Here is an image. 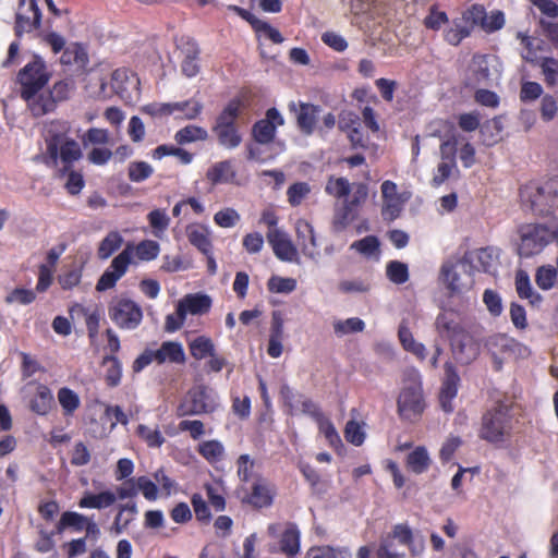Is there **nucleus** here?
Instances as JSON below:
<instances>
[{
	"mask_svg": "<svg viewBox=\"0 0 558 558\" xmlns=\"http://www.w3.org/2000/svg\"><path fill=\"white\" fill-rule=\"evenodd\" d=\"M318 428L331 447L337 448L341 445V438L333 424L320 414H318Z\"/></svg>",
	"mask_w": 558,
	"mask_h": 558,
	"instance_id": "680f3d73",
	"label": "nucleus"
},
{
	"mask_svg": "<svg viewBox=\"0 0 558 558\" xmlns=\"http://www.w3.org/2000/svg\"><path fill=\"white\" fill-rule=\"evenodd\" d=\"M36 299V294L33 290L26 289V288H15L11 290L5 299L4 302L7 304H20V305H28L33 303Z\"/></svg>",
	"mask_w": 558,
	"mask_h": 558,
	"instance_id": "052dcab7",
	"label": "nucleus"
},
{
	"mask_svg": "<svg viewBox=\"0 0 558 558\" xmlns=\"http://www.w3.org/2000/svg\"><path fill=\"white\" fill-rule=\"evenodd\" d=\"M135 433L149 448H160L166 441V438L158 426L151 427L145 424H140L136 427Z\"/></svg>",
	"mask_w": 558,
	"mask_h": 558,
	"instance_id": "58836bf2",
	"label": "nucleus"
},
{
	"mask_svg": "<svg viewBox=\"0 0 558 558\" xmlns=\"http://www.w3.org/2000/svg\"><path fill=\"white\" fill-rule=\"evenodd\" d=\"M189 242L201 253L208 254L213 251L211 230L202 223H191L186 227Z\"/></svg>",
	"mask_w": 558,
	"mask_h": 558,
	"instance_id": "cd10ccee",
	"label": "nucleus"
},
{
	"mask_svg": "<svg viewBox=\"0 0 558 558\" xmlns=\"http://www.w3.org/2000/svg\"><path fill=\"white\" fill-rule=\"evenodd\" d=\"M296 240L302 254L313 262H317L320 254L313 226L305 219L295 222Z\"/></svg>",
	"mask_w": 558,
	"mask_h": 558,
	"instance_id": "aec40b11",
	"label": "nucleus"
},
{
	"mask_svg": "<svg viewBox=\"0 0 558 558\" xmlns=\"http://www.w3.org/2000/svg\"><path fill=\"white\" fill-rule=\"evenodd\" d=\"M87 520L88 517L82 513L75 511H64L57 524V531L62 533L64 530L71 527L75 532H81L86 526Z\"/></svg>",
	"mask_w": 558,
	"mask_h": 558,
	"instance_id": "ea45409f",
	"label": "nucleus"
},
{
	"mask_svg": "<svg viewBox=\"0 0 558 558\" xmlns=\"http://www.w3.org/2000/svg\"><path fill=\"white\" fill-rule=\"evenodd\" d=\"M466 259L457 264L447 262L442 265L440 279L453 294L462 293L472 287V279L466 274Z\"/></svg>",
	"mask_w": 558,
	"mask_h": 558,
	"instance_id": "9b49d317",
	"label": "nucleus"
},
{
	"mask_svg": "<svg viewBox=\"0 0 558 558\" xmlns=\"http://www.w3.org/2000/svg\"><path fill=\"white\" fill-rule=\"evenodd\" d=\"M154 168L146 161H132L128 167V175L132 182H142L148 179Z\"/></svg>",
	"mask_w": 558,
	"mask_h": 558,
	"instance_id": "6e6d98bb",
	"label": "nucleus"
},
{
	"mask_svg": "<svg viewBox=\"0 0 558 558\" xmlns=\"http://www.w3.org/2000/svg\"><path fill=\"white\" fill-rule=\"evenodd\" d=\"M515 290L521 299L529 300L532 305H538L543 298L537 293L532 284L526 271L518 270L515 274Z\"/></svg>",
	"mask_w": 558,
	"mask_h": 558,
	"instance_id": "473e14b6",
	"label": "nucleus"
},
{
	"mask_svg": "<svg viewBox=\"0 0 558 558\" xmlns=\"http://www.w3.org/2000/svg\"><path fill=\"white\" fill-rule=\"evenodd\" d=\"M519 233L518 254L525 258L539 254L554 238L553 231L543 225L522 226Z\"/></svg>",
	"mask_w": 558,
	"mask_h": 558,
	"instance_id": "423d86ee",
	"label": "nucleus"
},
{
	"mask_svg": "<svg viewBox=\"0 0 558 558\" xmlns=\"http://www.w3.org/2000/svg\"><path fill=\"white\" fill-rule=\"evenodd\" d=\"M153 234L161 239L169 227L170 218L163 209H154L147 215Z\"/></svg>",
	"mask_w": 558,
	"mask_h": 558,
	"instance_id": "09e8293b",
	"label": "nucleus"
},
{
	"mask_svg": "<svg viewBox=\"0 0 558 558\" xmlns=\"http://www.w3.org/2000/svg\"><path fill=\"white\" fill-rule=\"evenodd\" d=\"M178 304L180 305V311H182L185 316L187 314L203 315L210 310L211 300L208 295L195 293L185 295Z\"/></svg>",
	"mask_w": 558,
	"mask_h": 558,
	"instance_id": "7c9ffc66",
	"label": "nucleus"
},
{
	"mask_svg": "<svg viewBox=\"0 0 558 558\" xmlns=\"http://www.w3.org/2000/svg\"><path fill=\"white\" fill-rule=\"evenodd\" d=\"M398 412L404 420L417 418L425 409L421 374L410 368L404 374L403 387L398 397Z\"/></svg>",
	"mask_w": 558,
	"mask_h": 558,
	"instance_id": "7ed1b4c3",
	"label": "nucleus"
},
{
	"mask_svg": "<svg viewBox=\"0 0 558 558\" xmlns=\"http://www.w3.org/2000/svg\"><path fill=\"white\" fill-rule=\"evenodd\" d=\"M112 89L124 102H133L140 95V80L128 69H117L111 74Z\"/></svg>",
	"mask_w": 558,
	"mask_h": 558,
	"instance_id": "ddd939ff",
	"label": "nucleus"
},
{
	"mask_svg": "<svg viewBox=\"0 0 558 558\" xmlns=\"http://www.w3.org/2000/svg\"><path fill=\"white\" fill-rule=\"evenodd\" d=\"M187 345L191 356L197 361L207 359L217 350L213 339L205 335L190 339Z\"/></svg>",
	"mask_w": 558,
	"mask_h": 558,
	"instance_id": "72a5a7b5",
	"label": "nucleus"
},
{
	"mask_svg": "<svg viewBox=\"0 0 558 558\" xmlns=\"http://www.w3.org/2000/svg\"><path fill=\"white\" fill-rule=\"evenodd\" d=\"M468 259L480 270L490 271L494 265V255L488 248H481L469 255Z\"/></svg>",
	"mask_w": 558,
	"mask_h": 558,
	"instance_id": "bf43d9fd",
	"label": "nucleus"
},
{
	"mask_svg": "<svg viewBox=\"0 0 558 558\" xmlns=\"http://www.w3.org/2000/svg\"><path fill=\"white\" fill-rule=\"evenodd\" d=\"M435 328L440 337L448 338L449 340L464 331L458 313L451 310H445L438 314L435 320Z\"/></svg>",
	"mask_w": 558,
	"mask_h": 558,
	"instance_id": "bb28decb",
	"label": "nucleus"
},
{
	"mask_svg": "<svg viewBox=\"0 0 558 558\" xmlns=\"http://www.w3.org/2000/svg\"><path fill=\"white\" fill-rule=\"evenodd\" d=\"M558 181L551 180L544 185L529 184L520 191L523 203H529L533 210L543 211L545 207L555 206L558 203V194L555 191Z\"/></svg>",
	"mask_w": 558,
	"mask_h": 558,
	"instance_id": "9d476101",
	"label": "nucleus"
},
{
	"mask_svg": "<svg viewBox=\"0 0 558 558\" xmlns=\"http://www.w3.org/2000/svg\"><path fill=\"white\" fill-rule=\"evenodd\" d=\"M241 107L242 101L240 99L231 100L218 117L216 126H234Z\"/></svg>",
	"mask_w": 558,
	"mask_h": 558,
	"instance_id": "864d4df0",
	"label": "nucleus"
},
{
	"mask_svg": "<svg viewBox=\"0 0 558 558\" xmlns=\"http://www.w3.org/2000/svg\"><path fill=\"white\" fill-rule=\"evenodd\" d=\"M485 17V9L480 4H473L468 8L463 13L462 17L459 19L465 26L470 27V31L475 26H482Z\"/></svg>",
	"mask_w": 558,
	"mask_h": 558,
	"instance_id": "4d7b16f0",
	"label": "nucleus"
},
{
	"mask_svg": "<svg viewBox=\"0 0 558 558\" xmlns=\"http://www.w3.org/2000/svg\"><path fill=\"white\" fill-rule=\"evenodd\" d=\"M105 371V380L108 386L116 387L120 384L122 377V366L120 361L112 355H107L102 360Z\"/></svg>",
	"mask_w": 558,
	"mask_h": 558,
	"instance_id": "c03bdc74",
	"label": "nucleus"
},
{
	"mask_svg": "<svg viewBox=\"0 0 558 558\" xmlns=\"http://www.w3.org/2000/svg\"><path fill=\"white\" fill-rule=\"evenodd\" d=\"M69 132L70 125L64 121H53L47 128V154L54 166L58 160L71 166L82 157L80 144L68 135Z\"/></svg>",
	"mask_w": 558,
	"mask_h": 558,
	"instance_id": "f03ea898",
	"label": "nucleus"
},
{
	"mask_svg": "<svg viewBox=\"0 0 558 558\" xmlns=\"http://www.w3.org/2000/svg\"><path fill=\"white\" fill-rule=\"evenodd\" d=\"M267 531L269 536L280 537V551L287 557H294L300 553L301 532L294 523L288 522L283 526L272 523L268 525Z\"/></svg>",
	"mask_w": 558,
	"mask_h": 558,
	"instance_id": "f8f14e48",
	"label": "nucleus"
},
{
	"mask_svg": "<svg viewBox=\"0 0 558 558\" xmlns=\"http://www.w3.org/2000/svg\"><path fill=\"white\" fill-rule=\"evenodd\" d=\"M386 275L391 282L402 284L409 279L408 266L401 262L392 260L387 264Z\"/></svg>",
	"mask_w": 558,
	"mask_h": 558,
	"instance_id": "13d9d810",
	"label": "nucleus"
},
{
	"mask_svg": "<svg viewBox=\"0 0 558 558\" xmlns=\"http://www.w3.org/2000/svg\"><path fill=\"white\" fill-rule=\"evenodd\" d=\"M311 193V186L305 182H298L292 184L288 191V201L292 206H299Z\"/></svg>",
	"mask_w": 558,
	"mask_h": 558,
	"instance_id": "0e129e2a",
	"label": "nucleus"
},
{
	"mask_svg": "<svg viewBox=\"0 0 558 558\" xmlns=\"http://www.w3.org/2000/svg\"><path fill=\"white\" fill-rule=\"evenodd\" d=\"M333 331L337 337H343L353 332H361L365 328V323L359 317L348 319H337L332 323Z\"/></svg>",
	"mask_w": 558,
	"mask_h": 558,
	"instance_id": "de8ad7c7",
	"label": "nucleus"
},
{
	"mask_svg": "<svg viewBox=\"0 0 558 558\" xmlns=\"http://www.w3.org/2000/svg\"><path fill=\"white\" fill-rule=\"evenodd\" d=\"M117 501V495L112 490H102L97 494L85 493L78 501L82 509H106L113 506Z\"/></svg>",
	"mask_w": 558,
	"mask_h": 558,
	"instance_id": "c756f323",
	"label": "nucleus"
},
{
	"mask_svg": "<svg viewBox=\"0 0 558 558\" xmlns=\"http://www.w3.org/2000/svg\"><path fill=\"white\" fill-rule=\"evenodd\" d=\"M207 137V131L197 125H187L182 128L174 135L175 142L181 145L197 141H205Z\"/></svg>",
	"mask_w": 558,
	"mask_h": 558,
	"instance_id": "49530a36",
	"label": "nucleus"
},
{
	"mask_svg": "<svg viewBox=\"0 0 558 558\" xmlns=\"http://www.w3.org/2000/svg\"><path fill=\"white\" fill-rule=\"evenodd\" d=\"M539 68L542 70V74L544 76L545 83L549 87H555L558 85V60L545 57L539 61Z\"/></svg>",
	"mask_w": 558,
	"mask_h": 558,
	"instance_id": "3c124183",
	"label": "nucleus"
},
{
	"mask_svg": "<svg viewBox=\"0 0 558 558\" xmlns=\"http://www.w3.org/2000/svg\"><path fill=\"white\" fill-rule=\"evenodd\" d=\"M123 244V238L118 231H110L100 241L97 248V256L101 260L108 259Z\"/></svg>",
	"mask_w": 558,
	"mask_h": 558,
	"instance_id": "4c0bfd02",
	"label": "nucleus"
},
{
	"mask_svg": "<svg viewBox=\"0 0 558 558\" xmlns=\"http://www.w3.org/2000/svg\"><path fill=\"white\" fill-rule=\"evenodd\" d=\"M471 34L470 27L465 26L460 20H456L453 25L446 31L445 39L453 46L461 43L462 39Z\"/></svg>",
	"mask_w": 558,
	"mask_h": 558,
	"instance_id": "e2e57ef3",
	"label": "nucleus"
},
{
	"mask_svg": "<svg viewBox=\"0 0 558 558\" xmlns=\"http://www.w3.org/2000/svg\"><path fill=\"white\" fill-rule=\"evenodd\" d=\"M450 345L453 357L461 364H470L480 353L478 343L465 330L453 337Z\"/></svg>",
	"mask_w": 558,
	"mask_h": 558,
	"instance_id": "a211bd4d",
	"label": "nucleus"
},
{
	"mask_svg": "<svg viewBox=\"0 0 558 558\" xmlns=\"http://www.w3.org/2000/svg\"><path fill=\"white\" fill-rule=\"evenodd\" d=\"M380 190L384 201L381 214L385 219L393 220L400 215L404 199L398 193L397 184L390 180L384 181Z\"/></svg>",
	"mask_w": 558,
	"mask_h": 558,
	"instance_id": "412c9836",
	"label": "nucleus"
},
{
	"mask_svg": "<svg viewBox=\"0 0 558 558\" xmlns=\"http://www.w3.org/2000/svg\"><path fill=\"white\" fill-rule=\"evenodd\" d=\"M159 253L160 245L154 240H142L137 244L128 242L98 279L96 290L102 292L112 289L126 274L130 265L155 260Z\"/></svg>",
	"mask_w": 558,
	"mask_h": 558,
	"instance_id": "f257e3e1",
	"label": "nucleus"
},
{
	"mask_svg": "<svg viewBox=\"0 0 558 558\" xmlns=\"http://www.w3.org/2000/svg\"><path fill=\"white\" fill-rule=\"evenodd\" d=\"M498 61L493 56L475 54L468 68L465 84L470 87L490 85L499 78Z\"/></svg>",
	"mask_w": 558,
	"mask_h": 558,
	"instance_id": "6e6552de",
	"label": "nucleus"
},
{
	"mask_svg": "<svg viewBox=\"0 0 558 558\" xmlns=\"http://www.w3.org/2000/svg\"><path fill=\"white\" fill-rule=\"evenodd\" d=\"M155 359L158 364L185 362V352L183 345L175 341H165L159 349L154 350Z\"/></svg>",
	"mask_w": 558,
	"mask_h": 558,
	"instance_id": "c85d7f7f",
	"label": "nucleus"
},
{
	"mask_svg": "<svg viewBox=\"0 0 558 558\" xmlns=\"http://www.w3.org/2000/svg\"><path fill=\"white\" fill-rule=\"evenodd\" d=\"M290 111H293L296 116V122L299 129L305 135H311L316 126L317 117L319 113V107L307 102H290Z\"/></svg>",
	"mask_w": 558,
	"mask_h": 558,
	"instance_id": "4be33fe9",
	"label": "nucleus"
},
{
	"mask_svg": "<svg viewBox=\"0 0 558 558\" xmlns=\"http://www.w3.org/2000/svg\"><path fill=\"white\" fill-rule=\"evenodd\" d=\"M351 190L353 191L351 197L344 201L341 214L335 218V226L338 229H343L355 220L357 208L368 196V189L364 183L354 184Z\"/></svg>",
	"mask_w": 558,
	"mask_h": 558,
	"instance_id": "2eb2a0df",
	"label": "nucleus"
},
{
	"mask_svg": "<svg viewBox=\"0 0 558 558\" xmlns=\"http://www.w3.org/2000/svg\"><path fill=\"white\" fill-rule=\"evenodd\" d=\"M439 153L440 161L438 162L432 179V184L434 186H440L451 177L459 174L452 144L441 143L439 146Z\"/></svg>",
	"mask_w": 558,
	"mask_h": 558,
	"instance_id": "f3484780",
	"label": "nucleus"
},
{
	"mask_svg": "<svg viewBox=\"0 0 558 558\" xmlns=\"http://www.w3.org/2000/svg\"><path fill=\"white\" fill-rule=\"evenodd\" d=\"M558 279V269L553 265L539 266L535 271V282L544 291L553 289Z\"/></svg>",
	"mask_w": 558,
	"mask_h": 558,
	"instance_id": "79ce46f5",
	"label": "nucleus"
},
{
	"mask_svg": "<svg viewBox=\"0 0 558 558\" xmlns=\"http://www.w3.org/2000/svg\"><path fill=\"white\" fill-rule=\"evenodd\" d=\"M510 404L506 401H497L488 410L482 420L480 436L489 442L505 441L511 430Z\"/></svg>",
	"mask_w": 558,
	"mask_h": 558,
	"instance_id": "20e7f679",
	"label": "nucleus"
},
{
	"mask_svg": "<svg viewBox=\"0 0 558 558\" xmlns=\"http://www.w3.org/2000/svg\"><path fill=\"white\" fill-rule=\"evenodd\" d=\"M173 116L175 118L194 120L201 114L203 110V104L199 100L192 98L185 101L173 102Z\"/></svg>",
	"mask_w": 558,
	"mask_h": 558,
	"instance_id": "a19ab883",
	"label": "nucleus"
},
{
	"mask_svg": "<svg viewBox=\"0 0 558 558\" xmlns=\"http://www.w3.org/2000/svg\"><path fill=\"white\" fill-rule=\"evenodd\" d=\"M31 15L23 13L16 14L15 32L17 36H22L24 33H29L40 26L41 12L38 7L28 8Z\"/></svg>",
	"mask_w": 558,
	"mask_h": 558,
	"instance_id": "c9c22d12",
	"label": "nucleus"
},
{
	"mask_svg": "<svg viewBox=\"0 0 558 558\" xmlns=\"http://www.w3.org/2000/svg\"><path fill=\"white\" fill-rule=\"evenodd\" d=\"M283 124L282 114L276 108H270L266 111V117L254 124L253 136L260 144L270 143L275 137L276 129Z\"/></svg>",
	"mask_w": 558,
	"mask_h": 558,
	"instance_id": "6ab92c4d",
	"label": "nucleus"
},
{
	"mask_svg": "<svg viewBox=\"0 0 558 558\" xmlns=\"http://www.w3.org/2000/svg\"><path fill=\"white\" fill-rule=\"evenodd\" d=\"M266 236L278 259L288 263H300L299 251L287 232L282 229H270Z\"/></svg>",
	"mask_w": 558,
	"mask_h": 558,
	"instance_id": "4468645a",
	"label": "nucleus"
},
{
	"mask_svg": "<svg viewBox=\"0 0 558 558\" xmlns=\"http://www.w3.org/2000/svg\"><path fill=\"white\" fill-rule=\"evenodd\" d=\"M247 501L256 508L270 506L272 502V494L268 485L260 481L256 482L253 485V490L248 496Z\"/></svg>",
	"mask_w": 558,
	"mask_h": 558,
	"instance_id": "37998d69",
	"label": "nucleus"
},
{
	"mask_svg": "<svg viewBox=\"0 0 558 558\" xmlns=\"http://www.w3.org/2000/svg\"><path fill=\"white\" fill-rule=\"evenodd\" d=\"M460 378L451 363L445 364V380L440 390L439 401L444 411L453 410L452 401L458 393Z\"/></svg>",
	"mask_w": 558,
	"mask_h": 558,
	"instance_id": "b1692460",
	"label": "nucleus"
},
{
	"mask_svg": "<svg viewBox=\"0 0 558 558\" xmlns=\"http://www.w3.org/2000/svg\"><path fill=\"white\" fill-rule=\"evenodd\" d=\"M25 390L29 391V409L37 415H47L54 403L51 389L41 383L31 381L26 385Z\"/></svg>",
	"mask_w": 558,
	"mask_h": 558,
	"instance_id": "dca6fc26",
	"label": "nucleus"
},
{
	"mask_svg": "<svg viewBox=\"0 0 558 558\" xmlns=\"http://www.w3.org/2000/svg\"><path fill=\"white\" fill-rule=\"evenodd\" d=\"M398 339L404 351L413 354L420 361L426 360L427 349L425 344L414 338L405 320H402L399 325Z\"/></svg>",
	"mask_w": 558,
	"mask_h": 558,
	"instance_id": "a878e982",
	"label": "nucleus"
},
{
	"mask_svg": "<svg viewBox=\"0 0 558 558\" xmlns=\"http://www.w3.org/2000/svg\"><path fill=\"white\" fill-rule=\"evenodd\" d=\"M441 143L452 144L454 158L459 153V158L464 168H471L475 163V148L465 135L453 130Z\"/></svg>",
	"mask_w": 558,
	"mask_h": 558,
	"instance_id": "5701e85b",
	"label": "nucleus"
},
{
	"mask_svg": "<svg viewBox=\"0 0 558 558\" xmlns=\"http://www.w3.org/2000/svg\"><path fill=\"white\" fill-rule=\"evenodd\" d=\"M352 185L345 178H329L325 191L327 194L336 197H348L351 192Z\"/></svg>",
	"mask_w": 558,
	"mask_h": 558,
	"instance_id": "603ef678",
	"label": "nucleus"
},
{
	"mask_svg": "<svg viewBox=\"0 0 558 558\" xmlns=\"http://www.w3.org/2000/svg\"><path fill=\"white\" fill-rule=\"evenodd\" d=\"M432 463L429 453L425 447H416L407 457V466L415 474L425 473Z\"/></svg>",
	"mask_w": 558,
	"mask_h": 558,
	"instance_id": "f704fd0d",
	"label": "nucleus"
},
{
	"mask_svg": "<svg viewBox=\"0 0 558 558\" xmlns=\"http://www.w3.org/2000/svg\"><path fill=\"white\" fill-rule=\"evenodd\" d=\"M219 396L210 387L201 385L191 389L178 408L179 416L213 413L219 407Z\"/></svg>",
	"mask_w": 558,
	"mask_h": 558,
	"instance_id": "39448f33",
	"label": "nucleus"
},
{
	"mask_svg": "<svg viewBox=\"0 0 558 558\" xmlns=\"http://www.w3.org/2000/svg\"><path fill=\"white\" fill-rule=\"evenodd\" d=\"M206 177L214 185L231 183L235 179V170L231 161H220L208 169Z\"/></svg>",
	"mask_w": 558,
	"mask_h": 558,
	"instance_id": "2f4dec72",
	"label": "nucleus"
},
{
	"mask_svg": "<svg viewBox=\"0 0 558 558\" xmlns=\"http://www.w3.org/2000/svg\"><path fill=\"white\" fill-rule=\"evenodd\" d=\"M379 247V242L377 238L373 235L365 236L362 240L355 241L351 244V248L357 251L359 253L371 257L377 254Z\"/></svg>",
	"mask_w": 558,
	"mask_h": 558,
	"instance_id": "774afa93",
	"label": "nucleus"
},
{
	"mask_svg": "<svg viewBox=\"0 0 558 558\" xmlns=\"http://www.w3.org/2000/svg\"><path fill=\"white\" fill-rule=\"evenodd\" d=\"M197 451L210 464L222 461L226 453L222 442L216 439L202 441L198 444Z\"/></svg>",
	"mask_w": 558,
	"mask_h": 558,
	"instance_id": "e433bc0d",
	"label": "nucleus"
},
{
	"mask_svg": "<svg viewBox=\"0 0 558 558\" xmlns=\"http://www.w3.org/2000/svg\"><path fill=\"white\" fill-rule=\"evenodd\" d=\"M240 214L230 207L223 208L214 215V221L221 228H232L240 221Z\"/></svg>",
	"mask_w": 558,
	"mask_h": 558,
	"instance_id": "338daca9",
	"label": "nucleus"
},
{
	"mask_svg": "<svg viewBox=\"0 0 558 558\" xmlns=\"http://www.w3.org/2000/svg\"><path fill=\"white\" fill-rule=\"evenodd\" d=\"M220 145L232 149L240 145L241 136L234 126H215Z\"/></svg>",
	"mask_w": 558,
	"mask_h": 558,
	"instance_id": "8fccbe9b",
	"label": "nucleus"
},
{
	"mask_svg": "<svg viewBox=\"0 0 558 558\" xmlns=\"http://www.w3.org/2000/svg\"><path fill=\"white\" fill-rule=\"evenodd\" d=\"M21 97L26 101L34 117L52 112L57 104L50 92H31L29 94H22Z\"/></svg>",
	"mask_w": 558,
	"mask_h": 558,
	"instance_id": "393cba45",
	"label": "nucleus"
},
{
	"mask_svg": "<svg viewBox=\"0 0 558 558\" xmlns=\"http://www.w3.org/2000/svg\"><path fill=\"white\" fill-rule=\"evenodd\" d=\"M344 437L350 444L361 446L365 440L363 425L354 420L349 421L344 428Z\"/></svg>",
	"mask_w": 558,
	"mask_h": 558,
	"instance_id": "69168bd1",
	"label": "nucleus"
},
{
	"mask_svg": "<svg viewBox=\"0 0 558 558\" xmlns=\"http://www.w3.org/2000/svg\"><path fill=\"white\" fill-rule=\"evenodd\" d=\"M267 288L272 293L288 294L296 289V280L275 275L268 279Z\"/></svg>",
	"mask_w": 558,
	"mask_h": 558,
	"instance_id": "5fc2aeb1",
	"label": "nucleus"
},
{
	"mask_svg": "<svg viewBox=\"0 0 558 558\" xmlns=\"http://www.w3.org/2000/svg\"><path fill=\"white\" fill-rule=\"evenodd\" d=\"M57 397L64 415H72L81 405L78 395L68 387L60 388Z\"/></svg>",
	"mask_w": 558,
	"mask_h": 558,
	"instance_id": "a18cd8bd",
	"label": "nucleus"
},
{
	"mask_svg": "<svg viewBox=\"0 0 558 558\" xmlns=\"http://www.w3.org/2000/svg\"><path fill=\"white\" fill-rule=\"evenodd\" d=\"M110 319L121 329L133 330L143 319L142 307L131 299L114 298L108 307Z\"/></svg>",
	"mask_w": 558,
	"mask_h": 558,
	"instance_id": "0eeeda50",
	"label": "nucleus"
},
{
	"mask_svg": "<svg viewBox=\"0 0 558 558\" xmlns=\"http://www.w3.org/2000/svg\"><path fill=\"white\" fill-rule=\"evenodd\" d=\"M50 73L46 63L39 57H35L17 74L21 85V95L31 92H40L49 82Z\"/></svg>",
	"mask_w": 558,
	"mask_h": 558,
	"instance_id": "1a4fd4ad",
	"label": "nucleus"
}]
</instances>
